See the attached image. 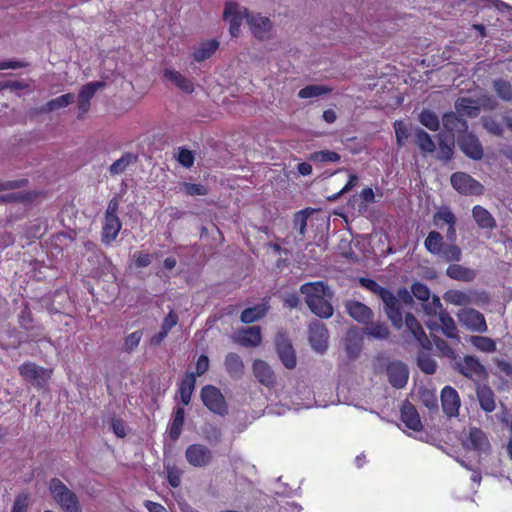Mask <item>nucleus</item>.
Here are the masks:
<instances>
[{"mask_svg":"<svg viewBox=\"0 0 512 512\" xmlns=\"http://www.w3.org/2000/svg\"><path fill=\"white\" fill-rule=\"evenodd\" d=\"M300 292L305 296V303L313 314L324 319L333 315L334 308L325 298L328 286L323 281L305 283L301 285Z\"/></svg>","mask_w":512,"mask_h":512,"instance_id":"obj_1","label":"nucleus"},{"mask_svg":"<svg viewBox=\"0 0 512 512\" xmlns=\"http://www.w3.org/2000/svg\"><path fill=\"white\" fill-rule=\"evenodd\" d=\"M359 283L365 289L376 294L384 303V310L396 328H401L403 324L402 311L399 300L396 296L387 288L380 286L375 280L361 277Z\"/></svg>","mask_w":512,"mask_h":512,"instance_id":"obj_2","label":"nucleus"},{"mask_svg":"<svg viewBox=\"0 0 512 512\" xmlns=\"http://www.w3.org/2000/svg\"><path fill=\"white\" fill-rule=\"evenodd\" d=\"M49 492L63 512H82L77 495L59 478H52L48 484Z\"/></svg>","mask_w":512,"mask_h":512,"instance_id":"obj_3","label":"nucleus"},{"mask_svg":"<svg viewBox=\"0 0 512 512\" xmlns=\"http://www.w3.org/2000/svg\"><path fill=\"white\" fill-rule=\"evenodd\" d=\"M200 397L203 405L212 413L224 416L228 413L226 400L220 389L214 385H205L201 388Z\"/></svg>","mask_w":512,"mask_h":512,"instance_id":"obj_4","label":"nucleus"},{"mask_svg":"<svg viewBox=\"0 0 512 512\" xmlns=\"http://www.w3.org/2000/svg\"><path fill=\"white\" fill-rule=\"evenodd\" d=\"M250 12L247 8L241 7L236 2H226L223 12V19L229 23V33L231 37L238 38L243 19L248 21Z\"/></svg>","mask_w":512,"mask_h":512,"instance_id":"obj_5","label":"nucleus"},{"mask_svg":"<svg viewBox=\"0 0 512 512\" xmlns=\"http://www.w3.org/2000/svg\"><path fill=\"white\" fill-rule=\"evenodd\" d=\"M452 187L463 195H481L484 186L465 172H455L450 178Z\"/></svg>","mask_w":512,"mask_h":512,"instance_id":"obj_6","label":"nucleus"},{"mask_svg":"<svg viewBox=\"0 0 512 512\" xmlns=\"http://www.w3.org/2000/svg\"><path fill=\"white\" fill-rule=\"evenodd\" d=\"M459 372L465 377L479 384L480 381L487 379V371L480 361L474 356L467 355L458 364Z\"/></svg>","mask_w":512,"mask_h":512,"instance_id":"obj_7","label":"nucleus"},{"mask_svg":"<svg viewBox=\"0 0 512 512\" xmlns=\"http://www.w3.org/2000/svg\"><path fill=\"white\" fill-rule=\"evenodd\" d=\"M185 457L191 466L202 468L211 464L213 453L203 444H191L186 448Z\"/></svg>","mask_w":512,"mask_h":512,"instance_id":"obj_8","label":"nucleus"},{"mask_svg":"<svg viewBox=\"0 0 512 512\" xmlns=\"http://www.w3.org/2000/svg\"><path fill=\"white\" fill-rule=\"evenodd\" d=\"M405 333L408 332L412 338L419 344L420 348L426 351L432 350V341L426 335L420 322L413 314L407 313L405 316Z\"/></svg>","mask_w":512,"mask_h":512,"instance_id":"obj_9","label":"nucleus"},{"mask_svg":"<svg viewBox=\"0 0 512 512\" xmlns=\"http://www.w3.org/2000/svg\"><path fill=\"white\" fill-rule=\"evenodd\" d=\"M457 144L467 157L473 160L482 159L484 154L483 147L480 140L475 135L468 132L458 135Z\"/></svg>","mask_w":512,"mask_h":512,"instance_id":"obj_10","label":"nucleus"},{"mask_svg":"<svg viewBox=\"0 0 512 512\" xmlns=\"http://www.w3.org/2000/svg\"><path fill=\"white\" fill-rule=\"evenodd\" d=\"M309 341L312 348L318 352H324L328 346V330L326 325L318 320L309 325Z\"/></svg>","mask_w":512,"mask_h":512,"instance_id":"obj_11","label":"nucleus"},{"mask_svg":"<svg viewBox=\"0 0 512 512\" xmlns=\"http://www.w3.org/2000/svg\"><path fill=\"white\" fill-rule=\"evenodd\" d=\"M105 86V83L102 81H94L89 82L83 85L78 93V102L77 107L79 110L78 118H82L84 114L89 111L90 101L97 92V90L101 87Z\"/></svg>","mask_w":512,"mask_h":512,"instance_id":"obj_12","label":"nucleus"},{"mask_svg":"<svg viewBox=\"0 0 512 512\" xmlns=\"http://www.w3.org/2000/svg\"><path fill=\"white\" fill-rule=\"evenodd\" d=\"M386 373L389 383L397 389L403 388L408 382L409 371L406 364L401 361L390 362Z\"/></svg>","mask_w":512,"mask_h":512,"instance_id":"obj_13","label":"nucleus"},{"mask_svg":"<svg viewBox=\"0 0 512 512\" xmlns=\"http://www.w3.org/2000/svg\"><path fill=\"white\" fill-rule=\"evenodd\" d=\"M463 445L468 450L487 452L490 449V442L480 428L471 427L468 435L463 440Z\"/></svg>","mask_w":512,"mask_h":512,"instance_id":"obj_14","label":"nucleus"},{"mask_svg":"<svg viewBox=\"0 0 512 512\" xmlns=\"http://www.w3.org/2000/svg\"><path fill=\"white\" fill-rule=\"evenodd\" d=\"M458 319L472 331L485 332L487 330V324L483 314L475 309H462L458 313Z\"/></svg>","mask_w":512,"mask_h":512,"instance_id":"obj_15","label":"nucleus"},{"mask_svg":"<svg viewBox=\"0 0 512 512\" xmlns=\"http://www.w3.org/2000/svg\"><path fill=\"white\" fill-rule=\"evenodd\" d=\"M439 321L441 323V326H439L436 322H427V327L431 331V333L441 329L443 334L447 338L459 341L458 329L455 324V321L446 310L440 311Z\"/></svg>","mask_w":512,"mask_h":512,"instance_id":"obj_16","label":"nucleus"},{"mask_svg":"<svg viewBox=\"0 0 512 512\" xmlns=\"http://www.w3.org/2000/svg\"><path fill=\"white\" fill-rule=\"evenodd\" d=\"M442 410L448 417H455L459 414L460 397L455 388L445 386L441 391Z\"/></svg>","mask_w":512,"mask_h":512,"instance_id":"obj_17","label":"nucleus"},{"mask_svg":"<svg viewBox=\"0 0 512 512\" xmlns=\"http://www.w3.org/2000/svg\"><path fill=\"white\" fill-rule=\"evenodd\" d=\"M248 25L252 34L259 40H265L270 37L272 22L268 17L260 14H250L248 17Z\"/></svg>","mask_w":512,"mask_h":512,"instance_id":"obj_18","label":"nucleus"},{"mask_svg":"<svg viewBox=\"0 0 512 512\" xmlns=\"http://www.w3.org/2000/svg\"><path fill=\"white\" fill-rule=\"evenodd\" d=\"M276 351L285 368L292 370L297 365L295 350L288 339L280 337L276 340Z\"/></svg>","mask_w":512,"mask_h":512,"instance_id":"obj_19","label":"nucleus"},{"mask_svg":"<svg viewBox=\"0 0 512 512\" xmlns=\"http://www.w3.org/2000/svg\"><path fill=\"white\" fill-rule=\"evenodd\" d=\"M33 321L34 319L32 312L26 303L18 315V323L20 328L28 333V336L31 337V340H35L36 337H40L44 333V327L41 325L34 326Z\"/></svg>","mask_w":512,"mask_h":512,"instance_id":"obj_20","label":"nucleus"},{"mask_svg":"<svg viewBox=\"0 0 512 512\" xmlns=\"http://www.w3.org/2000/svg\"><path fill=\"white\" fill-rule=\"evenodd\" d=\"M252 370H253L254 376L262 385H264L268 388H272L275 386V384H276L275 374L268 363H266L263 360L256 359L253 362Z\"/></svg>","mask_w":512,"mask_h":512,"instance_id":"obj_21","label":"nucleus"},{"mask_svg":"<svg viewBox=\"0 0 512 512\" xmlns=\"http://www.w3.org/2000/svg\"><path fill=\"white\" fill-rule=\"evenodd\" d=\"M235 341L244 347H257L262 342L261 328L251 326L240 329L235 336Z\"/></svg>","mask_w":512,"mask_h":512,"instance_id":"obj_22","label":"nucleus"},{"mask_svg":"<svg viewBox=\"0 0 512 512\" xmlns=\"http://www.w3.org/2000/svg\"><path fill=\"white\" fill-rule=\"evenodd\" d=\"M346 311L350 317H352L359 323L369 324L373 318L372 310L368 306L359 301H347Z\"/></svg>","mask_w":512,"mask_h":512,"instance_id":"obj_23","label":"nucleus"},{"mask_svg":"<svg viewBox=\"0 0 512 512\" xmlns=\"http://www.w3.org/2000/svg\"><path fill=\"white\" fill-rule=\"evenodd\" d=\"M121 228L122 222L120 218L104 217L101 230L102 243L111 245L118 237Z\"/></svg>","mask_w":512,"mask_h":512,"instance_id":"obj_24","label":"nucleus"},{"mask_svg":"<svg viewBox=\"0 0 512 512\" xmlns=\"http://www.w3.org/2000/svg\"><path fill=\"white\" fill-rule=\"evenodd\" d=\"M401 421L405 426L413 431H421L423 426L419 413L415 406L406 401L401 407Z\"/></svg>","mask_w":512,"mask_h":512,"instance_id":"obj_25","label":"nucleus"},{"mask_svg":"<svg viewBox=\"0 0 512 512\" xmlns=\"http://www.w3.org/2000/svg\"><path fill=\"white\" fill-rule=\"evenodd\" d=\"M442 124L444 129L452 135L455 132L462 135L468 130L467 121L455 112L445 113L442 117Z\"/></svg>","mask_w":512,"mask_h":512,"instance_id":"obj_26","label":"nucleus"},{"mask_svg":"<svg viewBox=\"0 0 512 512\" xmlns=\"http://www.w3.org/2000/svg\"><path fill=\"white\" fill-rule=\"evenodd\" d=\"M163 77L167 81L173 83L177 88L187 94L194 91V83L192 80L181 74L179 71L173 69H165Z\"/></svg>","mask_w":512,"mask_h":512,"instance_id":"obj_27","label":"nucleus"},{"mask_svg":"<svg viewBox=\"0 0 512 512\" xmlns=\"http://www.w3.org/2000/svg\"><path fill=\"white\" fill-rule=\"evenodd\" d=\"M196 387V374L194 372H186L181 380L178 388L181 403L187 406L191 402L192 394Z\"/></svg>","mask_w":512,"mask_h":512,"instance_id":"obj_28","label":"nucleus"},{"mask_svg":"<svg viewBox=\"0 0 512 512\" xmlns=\"http://www.w3.org/2000/svg\"><path fill=\"white\" fill-rule=\"evenodd\" d=\"M446 275L453 280L471 282L476 278V271L456 263L450 264L446 269Z\"/></svg>","mask_w":512,"mask_h":512,"instance_id":"obj_29","label":"nucleus"},{"mask_svg":"<svg viewBox=\"0 0 512 512\" xmlns=\"http://www.w3.org/2000/svg\"><path fill=\"white\" fill-rule=\"evenodd\" d=\"M476 395L482 410L491 413L496 409V400L493 390L487 385H477Z\"/></svg>","mask_w":512,"mask_h":512,"instance_id":"obj_30","label":"nucleus"},{"mask_svg":"<svg viewBox=\"0 0 512 512\" xmlns=\"http://www.w3.org/2000/svg\"><path fill=\"white\" fill-rule=\"evenodd\" d=\"M226 372L234 379H240L244 375V363L241 357L234 352L225 356L224 361Z\"/></svg>","mask_w":512,"mask_h":512,"instance_id":"obj_31","label":"nucleus"},{"mask_svg":"<svg viewBox=\"0 0 512 512\" xmlns=\"http://www.w3.org/2000/svg\"><path fill=\"white\" fill-rule=\"evenodd\" d=\"M219 41L211 39L203 41L198 47L194 48L192 57L196 62H202L209 59L219 48Z\"/></svg>","mask_w":512,"mask_h":512,"instance_id":"obj_32","label":"nucleus"},{"mask_svg":"<svg viewBox=\"0 0 512 512\" xmlns=\"http://www.w3.org/2000/svg\"><path fill=\"white\" fill-rule=\"evenodd\" d=\"M472 216L477 225L482 229L492 230L496 227V220L484 207L475 205L472 209Z\"/></svg>","mask_w":512,"mask_h":512,"instance_id":"obj_33","label":"nucleus"},{"mask_svg":"<svg viewBox=\"0 0 512 512\" xmlns=\"http://www.w3.org/2000/svg\"><path fill=\"white\" fill-rule=\"evenodd\" d=\"M269 310L267 303H260L252 307H248L242 311L240 320L245 324H250L258 321L266 316Z\"/></svg>","mask_w":512,"mask_h":512,"instance_id":"obj_34","label":"nucleus"},{"mask_svg":"<svg viewBox=\"0 0 512 512\" xmlns=\"http://www.w3.org/2000/svg\"><path fill=\"white\" fill-rule=\"evenodd\" d=\"M456 113L459 116L475 118L480 114V108L471 98L461 97L455 102Z\"/></svg>","mask_w":512,"mask_h":512,"instance_id":"obj_35","label":"nucleus"},{"mask_svg":"<svg viewBox=\"0 0 512 512\" xmlns=\"http://www.w3.org/2000/svg\"><path fill=\"white\" fill-rule=\"evenodd\" d=\"M137 161L138 156L136 154L125 152L119 159L110 165L109 172L112 176L122 174L129 165L135 164Z\"/></svg>","mask_w":512,"mask_h":512,"instance_id":"obj_36","label":"nucleus"},{"mask_svg":"<svg viewBox=\"0 0 512 512\" xmlns=\"http://www.w3.org/2000/svg\"><path fill=\"white\" fill-rule=\"evenodd\" d=\"M415 143L423 153H433L436 150V144L432 137L422 128H417L414 132Z\"/></svg>","mask_w":512,"mask_h":512,"instance_id":"obj_37","label":"nucleus"},{"mask_svg":"<svg viewBox=\"0 0 512 512\" xmlns=\"http://www.w3.org/2000/svg\"><path fill=\"white\" fill-rule=\"evenodd\" d=\"M185 419V410L183 407H177L173 414L172 422L169 426V436L175 441L177 440L182 432Z\"/></svg>","mask_w":512,"mask_h":512,"instance_id":"obj_38","label":"nucleus"},{"mask_svg":"<svg viewBox=\"0 0 512 512\" xmlns=\"http://www.w3.org/2000/svg\"><path fill=\"white\" fill-rule=\"evenodd\" d=\"M424 246L429 253L433 255H438L445 246L444 238L440 232L431 231L428 233L424 241Z\"/></svg>","mask_w":512,"mask_h":512,"instance_id":"obj_39","label":"nucleus"},{"mask_svg":"<svg viewBox=\"0 0 512 512\" xmlns=\"http://www.w3.org/2000/svg\"><path fill=\"white\" fill-rule=\"evenodd\" d=\"M308 160L313 163H336L341 160L339 153L332 150H319L309 154Z\"/></svg>","mask_w":512,"mask_h":512,"instance_id":"obj_40","label":"nucleus"},{"mask_svg":"<svg viewBox=\"0 0 512 512\" xmlns=\"http://www.w3.org/2000/svg\"><path fill=\"white\" fill-rule=\"evenodd\" d=\"M429 351L423 350L418 353L417 365L425 374H434L437 370L436 361L428 354Z\"/></svg>","mask_w":512,"mask_h":512,"instance_id":"obj_41","label":"nucleus"},{"mask_svg":"<svg viewBox=\"0 0 512 512\" xmlns=\"http://www.w3.org/2000/svg\"><path fill=\"white\" fill-rule=\"evenodd\" d=\"M313 209L305 208L300 211H297L293 216V227L297 230L303 238L305 236L306 227H307V219L312 214Z\"/></svg>","mask_w":512,"mask_h":512,"instance_id":"obj_42","label":"nucleus"},{"mask_svg":"<svg viewBox=\"0 0 512 512\" xmlns=\"http://www.w3.org/2000/svg\"><path fill=\"white\" fill-rule=\"evenodd\" d=\"M419 122L430 131H437L440 127V121L437 114L429 109L421 111L418 117Z\"/></svg>","mask_w":512,"mask_h":512,"instance_id":"obj_43","label":"nucleus"},{"mask_svg":"<svg viewBox=\"0 0 512 512\" xmlns=\"http://www.w3.org/2000/svg\"><path fill=\"white\" fill-rule=\"evenodd\" d=\"M332 91L331 88L323 86V85H307L304 88L300 89L298 92V97L301 99H308L313 97H318L320 95L328 94Z\"/></svg>","mask_w":512,"mask_h":512,"instance_id":"obj_44","label":"nucleus"},{"mask_svg":"<svg viewBox=\"0 0 512 512\" xmlns=\"http://www.w3.org/2000/svg\"><path fill=\"white\" fill-rule=\"evenodd\" d=\"M444 298L447 302L458 306H466L472 303L471 296L460 290H449L445 293Z\"/></svg>","mask_w":512,"mask_h":512,"instance_id":"obj_45","label":"nucleus"},{"mask_svg":"<svg viewBox=\"0 0 512 512\" xmlns=\"http://www.w3.org/2000/svg\"><path fill=\"white\" fill-rule=\"evenodd\" d=\"M74 98H75V96L73 93L63 94L57 98L49 100L45 104L44 109H45V111L51 112V111L58 110L60 108L67 107L68 105H70L71 103L74 102Z\"/></svg>","mask_w":512,"mask_h":512,"instance_id":"obj_46","label":"nucleus"},{"mask_svg":"<svg viewBox=\"0 0 512 512\" xmlns=\"http://www.w3.org/2000/svg\"><path fill=\"white\" fill-rule=\"evenodd\" d=\"M493 88L497 96L506 101H512V84L505 79H497L493 82Z\"/></svg>","mask_w":512,"mask_h":512,"instance_id":"obj_47","label":"nucleus"},{"mask_svg":"<svg viewBox=\"0 0 512 512\" xmlns=\"http://www.w3.org/2000/svg\"><path fill=\"white\" fill-rule=\"evenodd\" d=\"M19 374L21 377L28 381V382H34L40 377V373L42 371V368L37 366L35 363L26 362L19 367Z\"/></svg>","mask_w":512,"mask_h":512,"instance_id":"obj_48","label":"nucleus"},{"mask_svg":"<svg viewBox=\"0 0 512 512\" xmlns=\"http://www.w3.org/2000/svg\"><path fill=\"white\" fill-rule=\"evenodd\" d=\"M434 223L439 226L440 222L450 225H456V216L448 206H441L433 215Z\"/></svg>","mask_w":512,"mask_h":512,"instance_id":"obj_49","label":"nucleus"},{"mask_svg":"<svg viewBox=\"0 0 512 512\" xmlns=\"http://www.w3.org/2000/svg\"><path fill=\"white\" fill-rule=\"evenodd\" d=\"M446 262L456 263L462 259V250L456 244L445 245L439 254Z\"/></svg>","mask_w":512,"mask_h":512,"instance_id":"obj_50","label":"nucleus"},{"mask_svg":"<svg viewBox=\"0 0 512 512\" xmlns=\"http://www.w3.org/2000/svg\"><path fill=\"white\" fill-rule=\"evenodd\" d=\"M364 333L375 339H386L390 332L385 323H371L364 328Z\"/></svg>","mask_w":512,"mask_h":512,"instance_id":"obj_51","label":"nucleus"},{"mask_svg":"<svg viewBox=\"0 0 512 512\" xmlns=\"http://www.w3.org/2000/svg\"><path fill=\"white\" fill-rule=\"evenodd\" d=\"M37 197V193L34 191L28 192H14L9 193L5 196L0 197V201L3 202H31Z\"/></svg>","mask_w":512,"mask_h":512,"instance_id":"obj_52","label":"nucleus"},{"mask_svg":"<svg viewBox=\"0 0 512 512\" xmlns=\"http://www.w3.org/2000/svg\"><path fill=\"white\" fill-rule=\"evenodd\" d=\"M439 158L445 161H449L452 159L454 154V136L450 139H441L439 141Z\"/></svg>","mask_w":512,"mask_h":512,"instance_id":"obj_53","label":"nucleus"},{"mask_svg":"<svg viewBox=\"0 0 512 512\" xmlns=\"http://www.w3.org/2000/svg\"><path fill=\"white\" fill-rule=\"evenodd\" d=\"M474 346L483 352H494L496 350V343L489 337L474 336L472 338Z\"/></svg>","mask_w":512,"mask_h":512,"instance_id":"obj_54","label":"nucleus"},{"mask_svg":"<svg viewBox=\"0 0 512 512\" xmlns=\"http://www.w3.org/2000/svg\"><path fill=\"white\" fill-rule=\"evenodd\" d=\"M394 131L396 136V143L398 147H403L408 139V128L402 120L394 122Z\"/></svg>","mask_w":512,"mask_h":512,"instance_id":"obj_55","label":"nucleus"},{"mask_svg":"<svg viewBox=\"0 0 512 512\" xmlns=\"http://www.w3.org/2000/svg\"><path fill=\"white\" fill-rule=\"evenodd\" d=\"M433 343L436 347L438 353L442 356H446L449 358H455L454 349L443 339L432 334Z\"/></svg>","mask_w":512,"mask_h":512,"instance_id":"obj_56","label":"nucleus"},{"mask_svg":"<svg viewBox=\"0 0 512 512\" xmlns=\"http://www.w3.org/2000/svg\"><path fill=\"white\" fill-rule=\"evenodd\" d=\"M203 437L209 443H219L222 438L221 429L216 425L209 424L203 428Z\"/></svg>","mask_w":512,"mask_h":512,"instance_id":"obj_57","label":"nucleus"},{"mask_svg":"<svg viewBox=\"0 0 512 512\" xmlns=\"http://www.w3.org/2000/svg\"><path fill=\"white\" fill-rule=\"evenodd\" d=\"M182 188L188 196H204L208 194V189L198 183L183 182Z\"/></svg>","mask_w":512,"mask_h":512,"instance_id":"obj_58","label":"nucleus"},{"mask_svg":"<svg viewBox=\"0 0 512 512\" xmlns=\"http://www.w3.org/2000/svg\"><path fill=\"white\" fill-rule=\"evenodd\" d=\"M411 292L413 296L420 301L424 302L430 299V290L424 283L414 282L411 286Z\"/></svg>","mask_w":512,"mask_h":512,"instance_id":"obj_59","label":"nucleus"},{"mask_svg":"<svg viewBox=\"0 0 512 512\" xmlns=\"http://www.w3.org/2000/svg\"><path fill=\"white\" fill-rule=\"evenodd\" d=\"M483 127L491 134L495 136H502L504 129L497 119L493 117H486L483 119Z\"/></svg>","mask_w":512,"mask_h":512,"instance_id":"obj_60","label":"nucleus"},{"mask_svg":"<svg viewBox=\"0 0 512 512\" xmlns=\"http://www.w3.org/2000/svg\"><path fill=\"white\" fill-rule=\"evenodd\" d=\"M142 335V330H137L127 335L124 339V350L130 353L135 348H137L141 341Z\"/></svg>","mask_w":512,"mask_h":512,"instance_id":"obj_61","label":"nucleus"},{"mask_svg":"<svg viewBox=\"0 0 512 512\" xmlns=\"http://www.w3.org/2000/svg\"><path fill=\"white\" fill-rule=\"evenodd\" d=\"M194 153L184 147L178 149L177 161L185 168H191L194 164Z\"/></svg>","mask_w":512,"mask_h":512,"instance_id":"obj_62","label":"nucleus"},{"mask_svg":"<svg viewBox=\"0 0 512 512\" xmlns=\"http://www.w3.org/2000/svg\"><path fill=\"white\" fill-rule=\"evenodd\" d=\"M29 499L28 493L18 494L14 500L11 512H27Z\"/></svg>","mask_w":512,"mask_h":512,"instance_id":"obj_63","label":"nucleus"},{"mask_svg":"<svg viewBox=\"0 0 512 512\" xmlns=\"http://www.w3.org/2000/svg\"><path fill=\"white\" fill-rule=\"evenodd\" d=\"M424 310L427 315L435 316L442 311V304L438 296H433L431 301H425Z\"/></svg>","mask_w":512,"mask_h":512,"instance_id":"obj_64","label":"nucleus"}]
</instances>
